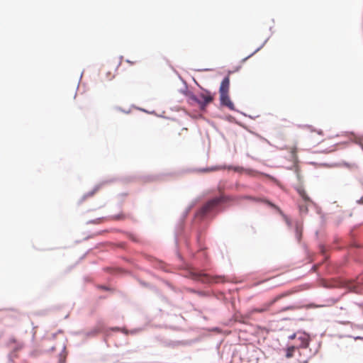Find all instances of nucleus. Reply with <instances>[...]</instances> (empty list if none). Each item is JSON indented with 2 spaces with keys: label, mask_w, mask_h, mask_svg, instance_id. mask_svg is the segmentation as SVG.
Segmentation results:
<instances>
[{
  "label": "nucleus",
  "mask_w": 363,
  "mask_h": 363,
  "mask_svg": "<svg viewBox=\"0 0 363 363\" xmlns=\"http://www.w3.org/2000/svg\"><path fill=\"white\" fill-rule=\"evenodd\" d=\"M231 199L225 195H221L219 197L213 198L206 202L199 211L198 214L201 216H204L211 211H213L220 203L228 202Z\"/></svg>",
  "instance_id": "1"
},
{
  "label": "nucleus",
  "mask_w": 363,
  "mask_h": 363,
  "mask_svg": "<svg viewBox=\"0 0 363 363\" xmlns=\"http://www.w3.org/2000/svg\"><path fill=\"white\" fill-rule=\"evenodd\" d=\"M287 294H281L276 297H274L271 301H269L264 303L260 308H255L249 311V315H252L255 313H263L266 312H269L271 311L272 307L275 304L277 301L281 300V298L286 297Z\"/></svg>",
  "instance_id": "2"
},
{
  "label": "nucleus",
  "mask_w": 363,
  "mask_h": 363,
  "mask_svg": "<svg viewBox=\"0 0 363 363\" xmlns=\"http://www.w3.org/2000/svg\"><path fill=\"white\" fill-rule=\"evenodd\" d=\"M354 313V309L350 308L349 309L340 308L335 314V320L342 325H347L350 323V319L351 318Z\"/></svg>",
  "instance_id": "3"
},
{
  "label": "nucleus",
  "mask_w": 363,
  "mask_h": 363,
  "mask_svg": "<svg viewBox=\"0 0 363 363\" xmlns=\"http://www.w3.org/2000/svg\"><path fill=\"white\" fill-rule=\"evenodd\" d=\"M199 106L201 110H205L206 106L213 101V96L211 92L206 91L199 94Z\"/></svg>",
  "instance_id": "4"
},
{
  "label": "nucleus",
  "mask_w": 363,
  "mask_h": 363,
  "mask_svg": "<svg viewBox=\"0 0 363 363\" xmlns=\"http://www.w3.org/2000/svg\"><path fill=\"white\" fill-rule=\"evenodd\" d=\"M220 105L227 107L231 111L235 110L234 104L230 100L229 94H220Z\"/></svg>",
  "instance_id": "5"
},
{
  "label": "nucleus",
  "mask_w": 363,
  "mask_h": 363,
  "mask_svg": "<svg viewBox=\"0 0 363 363\" xmlns=\"http://www.w3.org/2000/svg\"><path fill=\"white\" fill-rule=\"evenodd\" d=\"M230 91V77H225L221 82L219 88V94H229Z\"/></svg>",
  "instance_id": "6"
},
{
  "label": "nucleus",
  "mask_w": 363,
  "mask_h": 363,
  "mask_svg": "<svg viewBox=\"0 0 363 363\" xmlns=\"http://www.w3.org/2000/svg\"><path fill=\"white\" fill-rule=\"evenodd\" d=\"M264 202L269 205V206H271L272 208H274L275 210H277L284 218L286 225H288V227L291 228L292 227V221L291 220V219L286 215H284L283 213V212L281 211V210L277 206H276L275 204L272 203V202H270L269 201H264Z\"/></svg>",
  "instance_id": "7"
},
{
  "label": "nucleus",
  "mask_w": 363,
  "mask_h": 363,
  "mask_svg": "<svg viewBox=\"0 0 363 363\" xmlns=\"http://www.w3.org/2000/svg\"><path fill=\"white\" fill-rule=\"evenodd\" d=\"M133 217L129 215L126 214L123 212H120L118 214L116 215H111L108 217V220L111 221H123L128 218H132Z\"/></svg>",
  "instance_id": "8"
},
{
  "label": "nucleus",
  "mask_w": 363,
  "mask_h": 363,
  "mask_svg": "<svg viewBox=\"0 0 363 363\" xmlns=\"http://www.w3.org/2000/svg\"><path fill=\"white\" fill-rule=\"evenodd\" d=\"M362 284H363V274L359 275L357 277L355 282H352V283L349 284L348 288L350 289V291L357 293L358 292L357 285Z\"/></svg>",
  "instance_id": "9"
},
{
  "label": "nucleus",
  "mask_w": 363,
  "mask_h": 363,
  "mask_svg": "<svg viewBox=\"0 0 363 363\" xmlns=\"http://www.w3.org/2000/svg\"><path fill=\"white\" fill-rule=\"evenodd\" d=\"M298 340L300 342V347L307 348L309 345L310 337L307 334H301L298 337Z\"/></svg>",
  "instance_id": "10"
},
{
  "label": "nucleus",
  "mask_w": 363,
  "mask_h": 363,
  "mask_svg": "<svg viewBox=\"0 0 363 363\" xmlns=\"http://www.w3.org/2000/svg\"><path fill=\"white\" fill-rule=\"evenodd\" d=\"M190 277L195 280H200L201 281H209V278L206 274L190 272Z\"/></svg>",
  "instance_id": "11"
},
{
  "label": "nucleus",
  "mask_w": 363,
  "mask_h": 363,
  "mask_svg": "<svg viewBox=\"0 0 363 363\" xmlns=\"http://www.w3.org/2000/svg\"><path fill=\"white\" fill-rule=\"evenodd\" d=\"M296 190H297V192L299 194V196L301 197L303 202H304L306 203H312L311 198L308 196L306 191L303 188L298 187V188H297Z\"/></svg>",
  "instance_id": "12"
},
{
  "label": "nucleus",
  "mask_w": 363,
  "mask_h": 363,
  "mask_svg": "<svg viewBox=\"0 0 363 363\" xmlns=\"http://www.w3.org/2000/svg\"><path fill=\"white\" fill-rule=\"evenodd\" d=\"M296 237L298 241H300L302 237L303 224L300 222H296L294 225Z\"/></svg>",
  "instance_id": "13"
},
{
  "label": "nucleus",
  "mask_w": 363,
  "mask_h": 363,
  "mask_svg": "<svg viewBox=\"0 0 363 363\" xmlns=\"http://www.w3.org/2000/svg\"><path fill=\"white\" fill-rule=\"evenodd\" d=\"M296 350V347L294 346L288 347L286 351V357L287 359L292 358L294 357Z\"/></svg>",
  "instance_id": "14"
},
{
  "label": "nucleus",
  "mask_w": 363,
  "mask_h": 363,
  "mask_svg": "<svg viewBox=\"0 0 363 363\" xmlns=\"http://www.w3.org/2000/svg\"><path fill=\"white\" fill-rule=\"evenodd\" d=\"M199 100H200L199 96L197 97L196 96H195L194 94H191L188 97V102L190 104H197L199 105Z\"/></svg>",
  "instance_id": "15"
},
{
  "label": "nucleus",
  "mask_w": 363,
  "mask_h": 363,
  "mask_svg": "<svg viewBox=\"0 0 363 363\" xmlns=\"http://www.w3.org/2000/svg\"><path fill=\"white\" fill-rule=\"evenodd\" d=\"M310 203H306L304 202L298 203V208L301 213H306L308 212V206Z\"/></svg>",
  "instance_id": "16"
},
{
  "label": "nucleus",
  "mask_w": 363,
  "mask_h": 363,
  "mask_svg": "<svg viewBox=\"0 0 363 363\" xmlns=\"http://www.w3.org/2000/svg\"><path fill=\"white\" fill-rule=\"evenodd\" d=\"M296 308L294 306H287V307H285V308L281 309L277 313H282V312H285V311H294Z\"/></svg>",
  "instance_id": "17"
},
{
  "label": "nucleus",
  "mask_w": 363,
  "mask_h": 363,
  "mask_svg": "<svg viewBox=\"0 0 363 363\" xmlns=\"http://www.w3.org/2000/svg\"><path fill=\"white\" fill-rule=\"evenodd\" d=\"M67 357V353L65 352V347H63V353L60 354V363H64Z\"/></svg>",
  "instance_id": "18"
},
{
  "label": "nucleus",
  "mask_w": 363,
  "mask_h": 363,
  "mask_svg": "<svg viewBox=\"0 0 363 363\" xmlns=\"http://www.w3.org/2000/svg\"><path fill=\"white\" fill-rule=\"evenodd\" d=\"M350 247H355V248H359V247H362V245L359 242H357V241H354L353 242L351 245L350 246Z\"/></svg>",
  "instance_id": "19"
},
{
  "label": "nucleus",
  "mask_w": 363,
  "mask_h": 363,
  "mask_svg": "<svg viewBox=\"0 0 363 363\" xmlns=\"http://www.w3.org/2000/svg\"><path fill=\"white\" fill-rule=\"evenodd\" d=\"M229 169H233L235 172H241L243 170V168L242 167H228Z\"/></svg>",
  "instance_id": "20"
},
{
  "label": "nucleus",
  "mask_w": 363,
  "mask_h": 363,
  "mask_svg": "<svg viewBox=\"0 0 363 363\" xmlns=\"http://www.w3.org/2000/svg\"><path fill=\"white\" fill-rule=\"evenodd\" d=\"M97 288L104 289L105 291H111V289H109L108 287L104 286H98Z\"/></svg>",
  "instance_id": "21"
},
{
  "label": "nucleus",
  "mask_w": 363,
  "mask_h": 363,
  "mask_svg": "<svg viewBox=\"0 0 363 363\" xmlns=\"http://www.w3.org/2000/svg\"><path fill=\"white\" fill-rule=\"evenodd\" d=\"M107 78H108V80H111V79H112L113 78V75H111V73H108Z\"/></svg>",
  "instance_id": "22"
},
{
  "label": "nucleus",
  "mask_w": 363,
  "mask_h": 363,
  "mask_svg": "<svg viewBox=\"0 0 363 363\" xmlns=\"http://www.w3.org/2000/svg\"><path fill=\"white\" fill-rule=\"evenodd\" d=\"M218 169H220V168L218 167H215L211 168L210 170L211 171H216V170H218Z\"/></svg>",
  "instance_id": "23"
},
{
  "label": "nucleus",
  "mask_w": 363,
  "mask_h": 363,
  "mask_svg": "<svg viewBox=\"0 0 363 363\" xmlns=\"http://www.w3.org/2000/svg\"><path fill=\"white\" fill-rule=\"evenodd\" d=\"M313 133H316V131H314ZM317 134L320 135H323V132L321 130H318L317 131Z\"/></svg>",
  "instance_id": "24"
},
{
  "label": "nucleus",
  "mask_w": 363,
  "mask_h": 363,
  "mask_svg": "<svg viewBox=\"0 0 363 363\" xmlns=\"http://www.w3.org/2000/svg\"><path fill=\"white\" fill-rule=\"evenodd\" d=\"M358 202L361 204H363V196L358 201Z\"/></svg>",
  "instance_id": "25"
},
{
  "label": "nucleus",
  "mask_w": 363,
  "mask_h": 363,
  "mask_svg": "<svg viewBox=\"0 0 363 363\" xmlns=\"http://www.w3.org/2000/svg\"><path fill=\"white\" fill-rule=\"evenodd\" d=\"M296 337V335H293L292 336L290 337L291 339H294Z\"/></svg>",
  "instance_id": "26"
},
{
  "label": "nucleus",
  "mask_w": 363,
  "mask_h": 363,
  "mask_svg": "<svg viewBox=\"0 0 363 363\" xmlns=\"http://www.w3.org/2000/svg\"><path fill=\"white\" fill-rule=\"evenodd\" d=\"M308 362L307 361H305L304 363H307Z\"/></svg>",
  "instance_id": "27"
}]
</instances>
